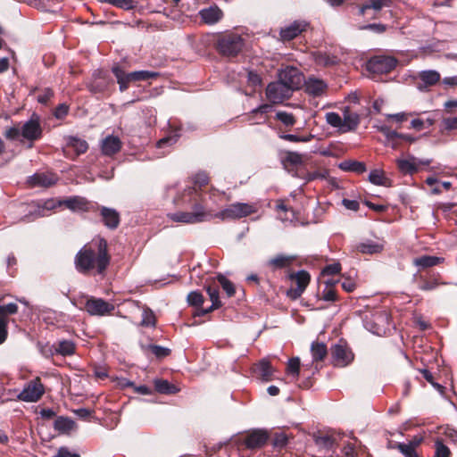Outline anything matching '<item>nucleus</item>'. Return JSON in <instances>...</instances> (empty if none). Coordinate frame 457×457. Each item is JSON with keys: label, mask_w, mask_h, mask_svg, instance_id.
<instances>
[{"label": "nucleus", "mask_w": 457, "mask_h": 457, "mask_svg": "<svg viewBox=\"0 0 457 457\" xmlns=\"http://www.w3.org/2000/svg\"><path fill=\"white\" fill-rule=\"evenodd\" d=\"M210 178L204 171H200L192 177V185L187 186L175 199L177 205L187 211L170 214L175 222L195 224L206 220L211 215L206 212L202 191L209 184Z\"/></svg>", "instance_id": "obj_1"}, {"label": "nucleus", "mask_w": 457, "mask_h": 457, "mask_svg": "<svg viewBox=\"0 0 457 457\" xmlns=\"http://www.w3.org/2000/svg\"><path fill=\"white\" fill-rule=\"evenodd\" d=\"M111 259L107 240L96 237L76 253L74 266L84 276H104Z\"/></svg>", "instance_id": "obj_2"}, {"label": "nucleus", "mask_w": 457, "mask_h": 457, "mask_svg": "<svg viewBox=\"0 0 457 457\" xmlns=\"http://www.w3.org/2000/svg\"><path fill=\"white\" fill-rule=\"evenodd\" d=\"M112 72L116 79L119 85V90L120 92L128 90L132 83L145 81L151 79H155L159 76L158 72L150 71H136L128 72L118 63L112 67Z\"/></svg>", "instance_id": "obj_3"}, {"label": "nucleus", "mask_w": 457, "mask_h": 457, "mask_svg": "<svg viewBox=\"0 0 457 457\" xmlns=\"http://www.w3.org/2000/svg\"><path fill=\"white\" fill-rule=\"evenodd\" d=\"M245 46L244 38L236 33H224L217 37L216 50L221 55L228 57L237 56Z\"/></svg>", "instance_id": "obj_4"}, {"label": "nucleus", "mask_w": 457, "mask_h": 457, "mask_svg": "<svg viewBox=\"0 0 457 457\" xmlns=\"http://www.w3.org/2000/svg\"><path fill=\"white\" fill-rule=\"evenodd\" d=\"M414 280L418 288L424 292L433 291L440 286H447L451 284V282L444 280L440 272L433 270L416 273L414 275Z\"/></svg>", "instance_id": "obj_5"}, {"label": "nucleus", "mask_w": 457, "mask_h": 457, "mask_svg": "<svg viewBox=\"0 0 457 457\" xmlns=\"http://www.w3.org/2000/svg\"><path fill=\"white\" fill-rule=\"evenodd\" d=\"M398 64V60L388 55H375L366 62V70L375 75L387 74Z\"/></svg>", "instance_id": "obj_6"}, {"label": "nucleus", "mask_w": 457, "mask_h": 457, "mask_svg": "<svg viewBox=\"0 0 457 457\" xmlns=\"http://www.w3.org/2000/svg\"><path fill=\"white\" fill-rule=\"evenodd\" d=\"M390 315L386 311H376L365 318V327L371 333L383 336L388 330Z\"/></svg>", "instance_id": "obj_7"}, {"label": "nucleus", "mask_w": 457, "mask_h": 457, "mask_svg": "<svg viewBox=\"0 0 457 457\" xmlns=\"http://www.w3.org/2000/svg\"><path fill=\"white\" fill-rule=\"evenodd\" d=\"M330 350L334 366L346 367L352 363L354 359V353L347 342L344 339H340Z\"/></svg>", "instance_id": "obj_8"}, {"label": "nucleus", "mask_w": 457, "mask_h": 457, "mask_svg": "<svg viewBox=\"0 0 457 457\" xmlns=\"http://www.w3.org/2000/svg\"><path fill=\"white\" fill-rule=\"evenodd\" d=\"M288 278L294 282L296 287L287 289V295L291 300H296L303 295L310 284L311 275L308 271L302 270L297 272L289 273Z\"/></svg>", "instance_id": "obj_9"}, {"label": "nucleus", "mask_w": 457, "mask_h": 457, "mask_svg": "<svg viewBox=\"0 0 457 457\" xmlns=\"http://www.w3.org/2000/svg\"><path fill=\"white\" fill-rule=\"evenodd\" d=\"M303 79V74L300 70L293 66H287L278 72V79L292 91L301 87Z\"/></svg>", "instance_id": "obj_10"}, {"label": "nucleus", "mask_w": 457, "mask_h": 457, "mask_svg": "<svg viewBox=\"0 0 457 457\" xmlns=\"http://www.w3.org/2000/svg\"><path fill=\"white\" fill-rule=\"evenodd\" d=\"M293 91L283 84L279 79L270 82L266 88L267 99L272 104H280L286 99H289Z\"/></svg>", "instance_id": "obj_11"}, {"label": "nucleus", "mask_w": 457, "mask_h": 457, "mask_svg": "<svg viewBox=\"0 0 457 457\" xmlns=\"http://www.w3.org/2000/svg\"><path fill=\"white\" fill-rule=\"evenodd\" d=\"M45 393L44 386L41 379L37 377L30 380L19 394L18 398L23 402L35 403L37 402Z\"/></svg>", "instance_id": "obj_12"}, {"label": "nucleus", "mask_w": 457, "mask_h": 457, "mask_svg": "<svg viewBox=\"0 0 457 457\" xmlns=\"http://www.w3.org/2000/svg\"><path fill=\"white\" fill-rule=\"evenodd\" d=\"M84 309L92 316H104L111 314L115 306L103 298L91 296L86 300Z\"/></svg>", "instance_id": "obj_13"}, {"label": "nucleus", "mask_w": 457, "mask_h": 457, "mask_svg": "<svg viewBox=\"0 0 457 457\" xmlns=\"http://www.w3.org/2000/svg\"><path fill=\"white\" fill-rule=\"evenodd\" d=\"M60 205H64L72 212H96L97 208L96 204H93L79 195L67 197L60 202Z\"/></svg>", "instance_id": "obj_14"}, {"label": "nucleus", "mask_w": 457, "mask_h": 457, "mask_svg": "<svg viewBox=\"0 0 457 457\" xmlns=\"http://www.w3.org/2000/svg\"><path fill=\"white\" fill-rule=\"evenodd\" d=\"M297 259V255L295 254L278 253L267 260L264 266L270 271L275 272L279 270L290 268L296 262Z\"/></svg>", "instance_id": "obj_15"}, {"label": "nucleus", "mask_w": 457, "mask_h": 457, "mask_svg": "<svg viewBox=\"0 0 457 457\" xmlns=\"http://www.w3.org/2000/svg\"><path fill=\"white\" fill-rule=\"evenodd\" d=\"M21 129V136L30 141H37L43 136V129L40 124L39 117L36 114H33L31 118L26 121Z\"/></svg>", "instance_id": "obj_16"}, {"label": "nucleus", "mask_w": 457, "mask_h": 457, "mask_svg": "<svg viewBox=\"0 0 457 457\" xmlns=\"http://www.w3.org/2000/svg\"><path fill=\"white\" fill-rule=\"evenodd\" d=\"M113 86V81L106 72L97 70L93 73L92 81L88 85V89L92 93H105Z\"/></svg>", "instance_id": "obj_17"}, {"label": "nucleus", "mask_w": 457, "mask_h": 457, "mask_svg": "<svg viewBox=\"0 0 457 457\" xmlns=\"http://www.w3.org/2000/svg\"><path fill=\"white\" fill-rule=\"evenodd\" d=\"M253 212V208L252 205L248 204L237 203L230 204L226 209L221 211L219 216L222 220L227 219H240L243 217H246Z\"/></svg>", "instance_id": "obj_18"}, {"label": "nucleus", "mask_w": 457, "mask_h": 457, "mask_svg": "<svg viewBox=\"0 0 457 457\" xmlns=\"http://www.w3.org/2000/svg\"><path fill=\"white\" fill-rule=\"evenodd\" d=\"M58 177L53 172H36L28 177L27 184L29 187H50L56 184Z\"/></svg>", "instance_id": "obj_19"}, {"label": "nucleus", "mask_w": 457, "mask_h": 457, "mask_svg": "<svg viewBox=\"0 0 457 457\" xmlns=\"http://www.w3.org/2000/svg\"><path fill=\"white\" fill-rule=\"evenodd\" d=\"M269 434L266 430L254 429L245 436L243 444L247 449H260L267 444Z\"/></svg>", "instance_id": "obj_20"}, {"label": "nucleus", "mask_w": 457, "mask_h": 457, "mask_svg": "<svg viewBox=\"0 0 457 457\" xmlns=\"http://www.w3.org/2000/svg\"><path fill=\"white\" fill-rule=\"evenodd\" d=\"M18 305L14 303L0 305V345L3 344L8 336L7 326L9 322L8 315L17 313Z\"/></svg>", "instance_id": "obj_21"}, {"label": "nucleus", "mask_w": 457, "mask_h": 457, "mask_svg": "<svg viewBox=\"0 0 457 457\" xmlns=\"http://www.w3.org/2000/svg\"><path fill=\"white\" fill-rule=\"evenodd\" d=\"M204 288L210 297V300L212 301V305L207 309L201 308L197 314L199 316L208 314L222 306V303L220 300L219 285L216 283V281L212 279L209 284L204 286Z\"/></svg>", "instance_id": "obj_22"}, {"label": "nucleus", "mask_w": 457, "mask_h": 457, "mask_svg": "<svg viewBox=\"0 0 457 457\" xmlns=\"http://www.w3.org/2000/svg\"><path fill=\"white\" fill-rule=\"evenodd\" d=\"M304 156L297 152L287 151L282 157L283 167L293 176L298 174V169L304 163Z\"/></svg>", "instance_id": "obj_23"}, {"label": "nucleus", "mask_w": 457, "mask_h": 457, "mask_svg": "<svg viewBox=\"0 0 457 457\" xmlns=\"http://www.w3.org/2000/svg\"><path fill=\"white\" fill-rule=\"evenodd\" d=\"M100 212L101 220L110 229H116L120 222V213L112 208L98 206L96 211Z\"/></svg>", "instance_id": "obj_24"}, {"label": "nucleus", "mask_w": 457, "mask_h": 457, "mask_svg": "<svg viewBox=\"0 0 457 457\" xmlns=\"http://www.w3.org/2000/svg\"><path fill=\"white\" fill-rule=\"evenodd\" d=\"M253 373L262 381L269 382L274 378L276 370L268 360L262 359L253 368Z\"/></svg>", "instance_id": "obj_25"}, {"label": "nucleus", "mask_w": 457, "mask_h": 457, "mask_svg": "<svg viewBox=\"0 0 457 457\" xmlns=\"http://www.w3.org/2000/svg\"><path fill=\"white\" fill-rule=\"evenodd\" d=\"M360 122V115L357 112H352L349 107H346L344 110L341 133L343 134L350 131H355Z\"/></svg>", "instance_id": "obj_26"}, {"label": "nucleus", "mask_w": 457, "mask_h": 457, "mask_svg": "<svg viewBox=\"0 0 457 457\" xmlns=\"http://www.w3.org/2000/svg\"><path fill=\"white\" fill-rule=\"evenodd\" d=\"M202 21L208 25L218 23L223 18V12L217 6L212 5L208 8L202 9L199 12Z\"/></svg>", "instance_id": "obj_27"}, {"label": "nucleus", "mask_w": 457, "mask_h": 457, "mask_svg": "<svg viewBox=\"0 0 457 457\" xmlns=\"http://www.w3.org/2000/svg\"><path fill=\"white\" fill-rule=\"evenodd\" d=\"M445 262V258L432 255H421L413 259L414 266L419 267V272L421 270H429V268L437 266Z\"/></svg>", "instance_id": "obj_28"}, {"label": "nucleus", "mask_w": 457, "mask_h": 457, "mask_svg": "<svg viewBox=\"0 0 457 457\" xmlns=\"http://www.w3.org/2000/svg\"><path fill=\"white\" fill-rule=\"evenodd\" d=\"M306 27L307 23L305 22L294 21L289 26L281 29L280 37L284 41H290L304 31Z\"/></svg>", "instance_id": "obj_29"}, {"label": "nucleus", "mask_w": 457, "mask_h": 457, "mask_svg": "<svg viewBox=\"0 0 457 457\" xmlns=\"http://www.w3.org/2000/svg\"><path fill=\"white\" fill-rule=\"evenodd\" d=\"M327 89V84L321 79L310 78L305 82V92L310 96L315 97L321 96L326 93Z\"/></svg>", "instance_id": "obj_30"}, {"label": "nucleus", "mask_w": 457, "mask_h": 457, "mask_svg": "<svg viewBox=\"0 0 457 457\" xmlns=\"http://www.w3.org/2000/svg\"><path fill=\"white\" fill-rule=\"evenodd\" d=\"M121 141L118 137L108 136L103 140L102 152L104 155L112 156L121 149Z\"/></svg>", "instance_id": "obj_31"}, {"label": "nucleus", "mask_w": 457, "mask_h": 457, "mask_svg": "<svg viewBox=\"0 0 457 457\" xmlns=\"http://www.w3.org/2000/svg\"><path fill=\"white\" fill-rule=\"evenodd\" d=\"M52 348V354L55 353L62 356H71L75 353L76 345L71 340H60L54 343Z\"/></svg>", "instance_id": "obj_32"}, {"label": "nucleus", "mask_w": 457, "mask_h": 457, "mask_svg": "<svg viewBox=\"0 0 457 457\" xmlns=\"http://www.w3.org/2000/svg\"><path fill=\"white\" fill-rule=\"evenodd\" d=\"M419 79L422 84H419L418 87L422 90L424 87H432L440 81L441 76L436 71H423L419 73Z\"/></svg>", "instance_id": "obj_33"}, {"label": "nucleus", "mask_w": 457, "mask_h": 457, "mask_svg": "<svg viewBox=\"0 0 457 457\" xmlns=\"http://www.w3.org/2000/svg\"><path fill=\"white\" fill-rule=\"evenodd\" d=\"M313 60L320 67H333L339 63L337 56L321 51L313 53Z\"/></svg>", "instance_id": "obj_34"}, {"label": "nucleus", "mask_w": 457, "mask_h": 457, "mask_svg": "<svg viewBox=\"0 0 457 457\" xmlns=\"http://www.w3.org/2000/svg\"><path fill=\"white\" fill-rule=\"evenodd\" d=\"M54 428L59 433L69 434L77 428V424L68 417L59 416L54 420Z\"/></svg>", "instance_id": "obj_35"}, {"label": "nucleus", "mask_w": 457, "mask_h": 457, "mask_svg": "<svg viewBox=\"0 0 457 457\" xmlns=\"http://www.w3.org/2000/svg\"><path fill=\"white\" fill-rule=\"evenodd\" d=\"M391 0H368L360 8V14L365 15L367 11L372 9L375 13L379 12L383 7H389L391 5ZM374 18H377V15L374 14Z\"/></svg>", "instance_id": "obj_36"}, {"label": "nucleus", "mask_w": 457, "mask_h": 457, "mask_svg": "<svg viewBox=\"0 0 457 457\" xmlns=\"http://www.w3.org/2000/svg\"><path fill=\"white\" fill-rule=\"evenodd\" d=\"M318 300H323L325 302H337L338 300V295L337 289L332 287L331 285L319 286L317 292Z\"/></svg>", "instance_id": "obj_37"}, {"label": "nucleus", "mask_w": 457, "mask_h": 457, "mask_svg": "<svg viewBox=\"0 0 457 457\" xmlns=\"http://www.w3.org/2000/svg\"><path fill=\"white\" fill-rule=\"evenodd\" d=\"M154 389L159 394L175 395L179 389L172 383L166 379L158 378L154 381Z\"/></svg>", "instance_id": "obj_38"}, {"label": "nucleus", "mask_w": 457, "mask_h": 457, "mask_svg": "<svg viewBox=\"0 0 457 457\" xmlns=\"http://www.w3.org/2000/svg\"><path fill=\"white\" fill-rule=\"evenodd\" d=\"M355 249L364 254H374L380 253L383 250V245L372 240H368L356 245Z\"/></svg>", "instance_id": "obj_39"}, {"label": "nucleus", "mask_w": 457, "mask_h": 457, "mask_svg": "<svg viewBox=\"0 0 457 457\" xmlns=\"http://www.w3.org/2000/svg\"><path fill=\"white\" fill-rule=\"evenodd\" d=\"M338 168L344 171H351L357 174H362L366 171L365 163L354 160L344 161L339 163Z\"/></svg>", "instance_id": "obj_40"}, {"label": "nucleus", "mask_w": 457, "mask_h": 457, "mask_svg": "<svg viewBox=\"0 0 457 457\" xmlns=\"http://www.w3.org/2000/svg\"><path fill=\"white\" fill-rule=\"evenodd\" d=\"M396 165L399 171L404 175H412L418 172V167L414 162V158H411V160L397 159Z\"/></svg>", "instance_id": "obj_41"}, {"label": "nucleus", "mask_w": 457, "mask_h": 457, "mask_svg": "<svg viewBox=\"0 0 457 457\" xmlns=\"http://www.w3.org/2000/svg\"><path fill=\"white\" fill-rule=\"evenodd\" d=\"M311 352L314 361H322L327 354V345L322 342H313L311 346Z\"/></svg>", "instance_id": "obj_42"}, {"label": "nucleus", "mask_w": 457, "mask_h": 457, "mask_svg": "<svg viewBox=\"0 0 457 457\" xmlns=\"http://www.w3.org/2000/svg\"><path fill=\"white\" fill-rule=\"evenodd\" d=\"M217 284L219 287L220 286L223 291L226 293L228 297H232L236 294V287L235 285L228 279L224 275L219 274L216 277Z\"/></svg>", "instance_id": "obj_43"}, {"label": "nucleus", "mask_w": 457, "mask_h": 457, "mask_svg": "<svg viewBox=\"0 0 457 457\" xmlns=\"http://www.w3.org/2000/svg\"><path fill=\"white\" fill-rule=\"evenodd\" d=\"M98 2L109 4L124 11L134 10L137 6L135 0H98Z\"/></svg>", "instance_id": "obj_44"}, {"label": "nucleus", "mask_w": 457, "mask_h": 457, "mask_svg": "<svg viewBox=\"0 0 457 457\" xmlns=\"http://www.w3.org/2000/svg\"><path fill=\"white\" fill-rule=\"evenodd\" d=\"M316 445L323 449L330 450L336 445V438L329 435L314 436Z\"/></svg>", "instance_id": "obj_45"}, {"label": "nucleus", "mask_w": 457, "mask_h": 457, "mask_svg": "<svg viewBox=\"0 0 457 457\" xmlns=\"http://www.w3.org/2000/svg\"><path fill=\"white\" fill-rule=\"evenodd\" d=\"M68 145L76 152L77 155L85 154L88 149V144L86 140L74 137L70 138Z\"/></svg>", "instance_id": "obj_46"}, {"label": "nucleus", "mask_w": 457, "mask_h": 457, "mask_svg": "<svg viewBox=\"0 0 457 457\" xmlns=\"http://www.w3.org/2000/svg\"><path fill=\"white\" fill-rule=\"evenodd\" d=\"M300 359L298 357H293L289 359L286 372L292 376L294 378H298L300 374Z\"/></svg>", "instance_id": "obj_47"}, {"label": "nucleus", "mask_w": 457, "mask_h": 457, "mask_svg": "<svg viewBox=\"0 0 457 457\" xmlns=\"http://www.w3.org/2000/svg\"><path fill=\"white\" fill-rule=\"evenodd\" d=\"M144 349L150 351L158 359L165 358L171 353L170 349L157 345H148Z\"/></svg>", "instance_id": "obj_48"}, {"label": "nucleus", "mask_w": 457, "mask_h": 457, "mask_svg": "<svg viewBox=\"0 0 457 457\" xmlns=\"http://www.w3.org/2000/svg\"><path fill=\"white\" fill-rule=\"evenodd\" d=\"M452 452L446 446L442 439L437 438L435 441V454L434 457H451Z\"/></svg>", "instance_id": "obj_49"}, {"label": "nucleus", "mask_w": 457, "mask_h": 457, "mask_svg": "<svg viewBox=\"0 0 457 457\" xmlns=\"http://www.w3.org/2000/svg\"><path fill=\"white\" fill-rule=\"evenodd\" d=\"M140 325L142 327H154L156 325V318L151 309L146 307L143 310Z\"/></svg>", "instance_id": "obj_50"}, {"label": "nucleus", "mask_w": 457, "mask_h": 457, "mask_svg": "<svg viewBox=\"0 0 457 457\" xmlns=\"http://www.w3.org/2000/svg\"><path fill=\"white\" fill-rule=\"evenodd\" d=\"M325 118L328 124L333 128H337L338 132L341 133L343 118L337 112H327Z\"/></svg>", "instance_id": "obj_51"}, {"label": "nucleus", "mask_w": 457, "mask_h": 457, "mask_svg": "<svg viewBox=\"0 0 457 457\" xmlns=\"http://www.w3.org/2000/svg\"><path fill=\"white\" fill-rule=\"evenodd\" d=\"M369 180L374 185L385 186L387 179L386 178L383 170H373L369 175Z\"/></svg>", "instance_id": "obj_52"}, {"label": "nucleus", "mask_w": 457, "mask_h": 457, "mask_svg": "<svg viewBox=\"0 0 457 457\" xmlns=\"http://www.w3.org/2000/svg\"><path fill=\"white\" fill-rule=\"evenodd\" d=\"M276 120L281 121L286 127H293L296 123V119L292 113L283 111L276 113Z\"/></svg>", "instance_id": "obj_53"}, {"label": "nucleus", "mask_w": 457, "mask_h": 457, "mask_svg": "<svg viewBox=\"0 0 457 457\" xmlns=\"http://www.w3.org/2000/svg\"><path fill=\"white\" fill-rule=\"evenodd\" d=\"M457 129V117L444 118L441 123L440 130L443 134Z\"/></svg>", "instance_id": "obj_54"}, {"label": "nucleus", "mask_w": 457, "mask_h": 457, "mask_svg": "<svg viewBox=\"0 0 457 457\" xmlns=\"http://www.w3.org/2000/svg\"><path fill=\"white\" fill-rule=\"evenodd\" d=\"M188 304L195 307H201L204 302V295L198 291H192L187 295Z\"/></svg>", "instance_id": "obj_55"}, {"label": "nucleus", "mask_w": 457, "mask_h": 457, "mask_svg": "<svg viewBox=\"0 0 457 457\" xmlns=\"http://www.w3.org/2000/svg\"><path fill=\"white\" fill-rule=\"evenodd\" d=\"M328 172L327 171H312V172H305L303 175L295 174V177L304 179L306 181H312L318 179H326Z\"/></svg>", "instance_id": "obj_56"}, {"label": "nucleus", "mask_w": 457, "mask_h": 457, "mask_svg": "<svg viewBox=\"0 0 457 457\" xmlns=\"http://www.w3.org/2000/svg\"><path fill=\"white\" fill-rule=\"evenodd\" d=\"M287 443L288 437L285 433H275L272 439V445L275 448L282 449L287 445Z\"/></svg>", "instance_id": "obj_57"}, {"label": "nucleus", "mask_w": 457, "mask_h": 457, "mask_svg": "<svg viewBox=\"0 0 457 457\" xmlns=\"http://www.w3.org/2000/svg\"><path fill=\"white\" fill-rule=\"evenodd\" d=\"M54 93L52 88L45 87L37 95V99L38 103H40L42 104H47V103L50 101L51 98L54 97Z\"/></svg>", "instance_id": "obj_58"}, {"label": "nucleus", "mask_w": 457, "mask_h": 457, "mask_svg": "<svg viewBox=\"0 0 457 457\" xmlns=\"http://www.w3.org/2000/svg\"><path fill=\"white\" fill-rule=\"evenodd\" d=\"M341 271V264L339 262H335L332 264H328L325 266L321 271V277L324 278L326 276L337 275Z\"/></svg>", "instance_id": "obj_59"}, {"label": "nucleus", "mask_w": 457, "mask_h": 457, "mask_svg": "<svg viewBox=\"0 0 457 457\" xmlns=\"http://www.w3.org/2000/svg\"><path fill=\"white\" fill-rule=\"evenodd\" d=\"M280 137L284 140L289 141V142H309L312 138H313L312 135H309L308 137H301L297 135L293 134H284L281 135Z\"/></svg>", "instance_id": "obj_60"}, {"label": "nucleus", "mask_w": 457, "mask_h": 457, "mask_svg": "<svg viewBox=\"0 0 457 457\" xmlns=\"http://www.w3.org/2000/svg\"><path fill=\"white\" fill-rule=\"evenodd\" d=\"M378 131L381 132L385 137L386 141L388 139H394L396 137H400V133L395 130L391 129L388 126L383 125L378 128Z\"/></svg>", "instance_id": "obj_61"}, {"label": "nucleus", "mask_w": 457, "mask_h": 457, "mask_svg": "<svg viewBox=\"0 0 457 457\" xmlns=\"http://www.w3.org/2000/svg\"><path fill=\"white\" fill-rule=\"evenodd\" d=\"M247 83L249 86L255 87L261 85L262 78L257 72L250 71L247 73Z\"/></svg>", "instance_id": "obj_62"}, {"label": "nucleus", "mask_w": 457, "mask_h": 457, "mask_svg": "<svg viewBox=\"0 0 457 457\" xmlns=\"http://www.w3.org/2000/svg\"><path fill=\"white\" fill-rule=\"evenodd\" d=\"M69 112V106L65 104H60L54 112V115L56 119H63Z\"/></svg>", "instance_id": "obj_63"}, {"label": "nucleus", "mask_w": 457, "mask_h": 457, "mask_svg": "<svg viewBox=\"0 0 457 457\" xmlns=\"http://www.w3.org/2000/svg\"><path fill=\"white\" fill-rule=\"evenodd\" d=\"M21 135V129L11 127L4 131V137L9 140H15Z\"/></svg>", "instance_id": "obj_64"}]
</instances>
